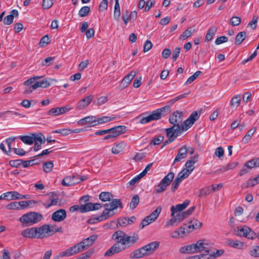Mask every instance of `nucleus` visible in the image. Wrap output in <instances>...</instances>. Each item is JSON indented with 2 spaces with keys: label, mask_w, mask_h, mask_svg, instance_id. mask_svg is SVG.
<instances>
[{
  "label": "nucleus",
  "mask_w": 259,
  "mask_h": 259,
  "mask_svg": "<svg viewBox=\"0 0 259 259\" xmlns=\"http://www.w3.org/2000/svg\"><path fill=\"white\" fill-rule=\"evenodd\" d=\"M103 207H105V209L102 214L98 217L90 219L88 221L89 223L94 224L97 222L102 221L109 218L115 214L114 211V209L118 207L122 208L123 205L120 199H113L110 203L104 204Z\"/></svg>",
  "instance_id": "obj_1"
},
{
  "label": "nucleus",
  "mask_w": 259,
  "mask_h": 259,
  "mask_svg": "<svg viewBox=\"0 0 259 259\" xmlns=\"http://www.w3.org/2000/svg\"><path fill=\"white\" fill-rule=\"evenodd\" d=\"M158 241L151 242L145 246L135 250L130 254V257L140 258L152 254L159 247Z\"/></svg>",
  "instance_id": "obj_2"
},
{
  "label": "nucleus",
  "mask_w": 259,
  "mask_h": 259,
  "mask_svg": "<svg viewBox=\"0 0 259 259\" xmlns=\"http://www.w3.org/2000/svg\"><path fill=\"white\" fill-rule=\"evenodd\" d=\"M112 239H120L125 249L131 246L139 240V235L134 234L133 236H128L122 231H117L112 236Z\"/></svg>",
  "instance_id": "obj_3"
},
{
  "label": "nucleus",
  "mask_w": 259,
  "mask_h": 259,
  "mask_svg": "<svg viewBox=\"0 0 259 259\" xmlns=\"http://www.w3.org/2000/svg\"><path fill=\"white\" fill-rule=\"evenodd\" d=\"M42 219L41 214L36 212H29L23 214L20 218L19 221L24 226H28L39 222Z\"/></svg>",
  "instance_id": "obj_4"
},
{
  "label": "nucleus",
  "mask_w": 259,
  "mask_h": 259,
  "mask_svg": "<svg viewBox=\"0 0 259 259\" xmlns=\"http://www.w3.org/2000/svg\"><path fill=\"white\" fill-rule=\"evenodd\" d=\"M126 127L124 125H118L111 128L108 129L107 135L104 137V140L111 139L112 141L117 136L122 134L126 132Z\"/></svg>",
  "instance_id": "obj_5"
},
{
  "label": "nucleus",
  "mask_w": 259,
  "mask_h": 259,
  "mask_svg": "<svg viewBox=\"0 0 259 259\" xmlns=\"http://www.w3.org/2000/svg\"><path fill=\"white\" fill-rule=\"evenodd\" d=\"M185 131H187V128H184L182 124L181 126L173 125L171 127L165 129L166 135L169 138V141H175L183 132Z\"/></svg>",
  "instance_id": "obj_6"
},
{
  "label": "nucleus",
  "mask_w": 259,
  "mask_h": 259,
  "mask_svg": "<svg viewBox=\"0 0 259 259\" xmlns=\"http://www.w3.org/2000/svg\"><path fill=\"white\" fill-rule=\"evenodd\" d=\"M174 176L175 174L173 172L168 173L157 185L156 192L157 193H161L165 191L174 179Z\"/></svg>",
  "instance_id": "obj_7"
},
{
  "label": "nucleus",
  "mask_w": 259,
  "mask_h": 259,
  "mask_svg": "<svg viewBox=\"0 0 259 259\" xmlns=\"http://www.w3.org/2000/svg\"><path fill=\"white\" fill-rule=\"evenodd\" d=\"M235 234L239 236H243L249 239H253L256 237L255 233L247 226H240L237 227Z\"/></svg>",
  "instance_id": "obj_8"
},
{
  "label": "nucleus",
  "mask_w": 259,
  "mask_h": 259,
  "mask_svg": "<svg viewBox=\"0 0 259 259\" xmlns=\"http://www.w3.org/2000/svg\"><path fill=\"white\" fill-rule=\"evenodd\" d=\"M114 240H115L116 242L105 253L104 255L105 256H111L125 249V248L122 244V243L120 242L119 239Z\"/></svg>",
  "instance_id": "obj_9"
},
{
  "label": "nucleus",
  "mask_w": 259,
  "mask_h": 259,
  "mask_svg": "<svg viewBox=\"0 0 259 259\" xmlns=\"http://www.w3.org/2000/svg\"><path fill=\"white\" fill-rule=\"evenodd\" d=\"M183 115L182 111H176L174 112L169 117L170 123L175 126H181L183 119Z\"/></svg>",
  "instance_id": "obj_10"
},
{
  "label": "nucleus",
  "mask_w": 259,
  "mask_h": 259,
  "mask_svg": "<svg viewBox=\"0 0 259 259\" xmlns=\"http://www.w3.org/2000/svg\"><path fill=\"white\" fill-rule=\"evenodd\" d=\"M200 116V114L198 113V111H193L189 117L182 123V125L184 128L186 127L187 130L199 119Z\"/></svg>",
  "instance_id": "obj_11"
},
{
  "label": "nucleus",
  "mask_w": 259,
  "mask_h": 259,
  "mask_svg": "<svg viewBox=\"0 0 259 259\" xmlns=\"http://www.w3.org/2000/svg\"><path fill=\"white\" fill-rule=\"evenodd\" d=\"M37 229V238H44L51 236L50 226L48 224H44L39 227H36Z\"/></svg>",
  "instance_id": "obj_12"
},
{
  "label": "nucleus",
  "mask_w": 259,
  "mask_h": 259,
  "mask_svg": "<svg viewBox=\"0 0 259 259\" xmlns=\"http://www.w3.org/2000/svg\"><path fill=\"white\" fill-rule=\"evenodd\" d=\"M71 109L72 108L70 105L62 107L53 108L48 112V114L54 116L59 115L70 111Z\"/></svg>",
  "instance_id": "obj_13"
},
{
  "label": "nucleus",
  "mask_w": 259,
  "mask_h": 259,
  "mask_svg": "<svg viewBox=\"0 0 259 259\" xmlns=\"http://www.w3.org/2000/svg\"><path fill=\"white\" fill-rule=\"evenodd\" d=\"M66 217V210L64 209H60L53 213L51 218L55 222H60L64 221Z\"/></svg>",
  "instance_id": "obj_14"
},
{
  "label": "nucleus",
  "mask_w": 259,
  "mask_h": 259,
  "mask_svg": "<svg viewBox=\"0 0 259 259\" xmlns=\"http://www.w3.org/2000/svg\"><path fill=\"white\" fill-rule=\"evenodd\" d=\"M97 238V235L94 234L90 236L89 237L83 239L82 241L79 242V243L81 246H83V250H84L91 246L94 244Z\"/></svg>",
  "instance_id": "obj_15"
},
{
  "label": "nucleus",
  "mask_w": 259,
  "mask_h": 259,
  "mask_svg": "<svg viewBox=\"0 0 259 259\" xmlns=\"http://www.w3.org/2000/svg\"><path fill=\"white\" fill-rule=\"evenodd\" d=\"M186 167L184 168L181 172L178 174L182 179H184L187 178L191 172L194 169L193 164L194 163H185Z\"/></svg>",
  "instance_id": "obj_16"
},
{
  "label": "nucleus",
  "mask_w": 259,
  "mask_h": 259,
  "mask_svg": "<svg viewBox=\"0 0 259 259\" xmlns=\"http://www.w3.org/2000/svg\"><path fill=\"white\" fill-rule=\"evenodd\" d=\"M136 75V72L134 70L131 71L127 75H126L122 79L120 86L122 89L126 88L131 83L132 79Z\"/></svg>",
  "instance_id": "obj_17"
},
{
  "label": "nucleus",
  "mask_w": 259,
  "mask_h": 259,
  "mask_svg": "<svg viewBox=\"0 0 259 259\" xmlns=\"http://www.w3.org/2000/svg\"><path fill=\"white\" fill-rule=\"evenodd\" d=\"M190 200H186L182 204H178L176 206L172 205L170 207V210L171 211V216H174V214L184 210L189 204Z\"/></svg>",
  "instance_id": "obj_18"
},
{
  "label": "nucleus",
  "mask_w": 259,
  "mask_h": 259,
  "mask_svg": "<svg viewBox=\"0 0 259 259\" xmlns=\"http://www.w3.org/2000/svg\"><path fill=\"white\" fill-rule=\"evenodd\" d=\"M93 98V96L91 95L80 100L77 104L76 108L78 110H81L85 108L90 104Z\"/></svg>",
  "instance_id": "obj_19"
},
{
  "label": "nucleus",
  "mask_w": 259,
  "mask_h": 259,
  "mask_svg": "<svg viewBox=\"0 0 259 259\" xmlns=\"http://www.w3.org/2000/svg\"><path fill=\"white\" fill-rule=\"evenodd\" d=\"M102 204L99 203H93L88 202L82 207V211L86 212L89 211L98 210L102 207Z\"/></svg>",
  "instance_id": "obj_20"
},
{
  "label": "nucleus",
  "mask_w": 259,
  "mask_h": 259,
  "mask_svg": "<svg viewBox=\"0 0 259 259\" xmlns=\"http://www.w3.org/2000/svg\"><path fill=\"white\" fill-rule=\"evenodd\" d=\"M36 232L37 229H36V227H32L23 230L21 232V235L24 237L37 238Z\"/></svg>",
  "instance_id": "obj_21"
},
{
  "label": "nucleus",
  "mask_w": 259,
  "mask_h": 259,
  "mask_svg": "<svg viewBox=\"0 0 259 259\" xmlns=\"http://www.w3.org/2000/svg\"><path fill=\"white\" fill-rule=\"evenodd\" d=\"M258 166L259 163H245L243 167L240 170L239 175L242 176L249 172L252 168Z\"/></svg>",
  "instance_id": "obj_22"
},
{
  "label": "nucleus",
  "mask_w": 259,
  "mask_h": 259,
  "mask_svg": "<svg viewBox=\"0 0 259 259\" xmlns=\"http://www.w3.org/2000/svg\"><path fill=\"white\" fill-rule=\"evenodd\" d=\"M206 242V240H199L197 242L196 244H195L197 252L205 250L207 253L206 255H207V253H209V250L208 248L206 246L208 245Z\"/></svg>",
  "instance_id": "obj_23"
},
{
  "label": "nucleus",
  "mask_w": 259,
  "mask_h": 259,
  "mask_svg": "<svg viewBox=\"0 0 259 259\" xmlns=\"http://www.w3.org/2000/svg\"><path fill=\"white\" fill-rule=\"evenodd\" d=\"M188 155L187 148L185 145L182 147L178 151L174 162H178L186 158Z\"/></svg>",
  "instance_id": "obj_24"
},
{
  "label": "nucleus",
  "mask_w": 259,
  "mask_h": 259,
  "mask_svg": "<svg viewBox=\"0 0 259 259\" xmlns=\"http://www.w3.org/2000/svg\"><path fill=\"white\" fill-rule=\"evenodd\" d=\"M50 79H45L41 80L36 81L33 84L31 85L32 89H36L38 88H47L49 87L51 84L49 82Z\"/></svg>",
  "instance_id": "obj_25"
},
{
  "label": "nucleus",
  "mask_w": 259,
  "mask_h": 259,
  "mask_svg": "<svg viewBox=\"0 0 259 259\" xmlns=\"http://www.w3.org/2000/svg\"><path fill=\"white\" fill-rule=\"evenodd\" d=\"M18 16V12L16 10H13L11 12V14L7 16L4 18L3 22L4 24L10 25L13 22L14 16Z\"/></svg>",
  "instance_id": "obj_26"
},
{
  "label": "nucleus",
  "mask_w": 259,
  "mask_h": 259,
  "mask_svg": "<svg viewBox=\"0 0 259 259\" xmlns=\"http://www.w3.org/2000/svg\"><path fill=\"white\" fill-rule=\"evenodd\" d=\"M96 122V117L93 116H89L87 117H85L83 118H82L80 120H79L77 121V123L79 125H83L85 124L86 123H90V125L89 126H90V125L94 124Z\"/></svg>",
  "instance_id": "obj_27"
},
{
  "label": "nucleus",
  "mask_w": 259,
  "mask_h": 259,
  "mask_svg": "<svg viewBox=\"0 0 259 259\" xmlns=\"http://www.w3.org/2000/svg\"><path fill=\"white\" fill-rule=\"evenodd\" d=\"M126 146V144L124 142H121L115 144L112 148L113 153L117 154L123 151Z\"/></svg>",
  "instance_id": "obj_28"
},
{
  "label": "nucleus",
  "mask_w": 259,
  "mask_h": 259,
  "mask_svg": "<svg viewBox=\"0 0 259 259\" xmlns=\"http://www.w3.org/2000/svg\"><path fill=\"white\" fill-rule=\"evenodd\" d=\"M115 118L116 117L115 116L109 117V116H103L100 118H98V119L96 118L95 123L94 124L90 125V127L94 126H95L99 124H102V123L108 122L109 121H112V120L115 119Z\"/></svg>",
  "instance_id": "obj_29"
},
{
  "label": "nucleus",
  "mask_w": 259,
  "mask_h": 259,
  "mask_svg": "<svg viewBox=\"0 0 259 259\" xmlns=\"http://www.w3.org/2000/svg\"><path fill=\"white\" fill-rule=\"evenodd\" d=\"M18 138L20 139L24 143L27 145H32L35 141V138L32 134L28 136H19Z\"/></svg>",
  "instance_id": "obj_30"
},
{
  "label": "nucleus",
  "mask_w": 259,
  "mask_h": 259,
  "mask_svg": "<svg viewBox=\"0 0 259 259\" xmlns=\"http://www.w3.org/2000/svg\"><path fill=\"white\" fill-rule=\"evenodd\" d=\"M227 242L229 246L236 249H241L244 246L243 243L239 240L229 239Z\"/></svg>",
  "instance_id": "obj_31"
},
{
  "label": "nucleus",
  "mask_w": 259,
  "mask_h": 259,
  "mask_svg": "<svg viewBox=\"0 0 259 259\" xmlns=\"http://www.w3.org/2000/svg\"><path fill=\"white\" fill-rule=\"evenodd\" d=\"M191 225H189L187 227V231L188 233H189L192 231V230L194 229H199L202 225V223H200L198 220H194L191 221L190 222Z\"/></svg>",
  "instance_id": "obj_32"
},
{
  "label": "nucleus",
  "mask_w": 259,
  "mask_h": 259,
  "mask_svg": "<svg viewBox=\"0 0 259 259\" xmlns=\"http://www.w3.org/2000/svg\"><path fill=\"white\" fill-rule=\"evenodd\" d=\"M246 32L245 31H241L239 32L235 38V44L236 45H239L246 38Z\"/></svg>",
  "instance_id": "obj_33"
},
{
  "label": "nucleus",
  "mask_w": 259,
  "mask_h": 259,
  "mask_svg": "<svg viewBox=\"0 0 259 259\" xmlns=\"http://www.w3.org/2000/svg\"><path fill=\"white\" fill-rule=\"evenodd\" d=\"M217 30V28L215 26H212L208 30L205 36V41H208L212 39L213 36Z\"/></svg>",
  "instance_id": "obj_34"
},
{
  "label": "nucleus",
  "mask_w": 259,
  "mask_h": 259,
  "mask_svg": "<svg viewBox=\"0 0 259 259\" xmlns=\"http://www.w3.org/2000/svg\"><path fill=\"white\" fill-rule=\"evenodd\" d=\"M120 6L119 4V0H115V4L114 6V18L116 20H118L120 16Z\"/></svg>",
  "instance_id": "obj_35"
},
{
  "label": "nucleus",
  "mask_w": 259,
  "mask_h": 259,
  "mask_svg": "<svg viewBox=\"0 0 259 259\" xmlns=\"http://www.w3.org/2000/svg\"><path fill=\"white\" fill-rule=\"evenodd\" d=\"M256 130L255 127H253L249 130L243 138L242 142L245 144L247 143L250 140L251 136L253 135Z\"/></svg>",
  "instance_id": "obj_36"
},
{
  "label": "nucleus",
  "mask_w": 259,
  "mask_h": 259,
  "mask_svg": "<svg viewBox=\"0 0 259 259\" xmlns=\"http://www.w3.org/2000/svg\"><path fill=\"white\" fill-rule=\"evenodd\" d=\"M38 201H36L35 200H27V201H22L18 202L19 203V209H24L30 205L32 204H36L38 203Z\"/></svg>",
  "instance_id": "obj_37"
},
{
  "label": "nucleus",
  "mask_w": 259,
  "mask_h": 259,
  "mask_svg": "<svg viewBox=\"0 0 259 259\" xmlns=\"http://www.w3.org/2000/svg\"><path fill=\"white\" fill-rule=\"evenodd\" d=\"M10 165L13 167L15 168H26L29 166H33L35 164V163H9Z\"/></svg>",
  "instance_id": "obj_38"
},
{
  "label": "nucleus",
  "mask_w": 259,
  "mask_h": 259,
  "mask_svg": "<svg viewBox=\"0 0 259 259\" xmlns=\"http://www.w3.org/2000/svg\"><path fill=\"white\" fill-rule=\"evenodd\" d=\"M113 197V195L110 192H103L99 195V198L102 201H110Z\"/></svg>",
  "instance_id": "obj_39"
},
{
  "label": "nucleus",
  "mask_w": 259,
  "mask_h": 259,
  "mask_svg": "<svg viewBox=\"0 0 259 259\" xmlns=\"http://www.w3.org/2000/svg\"><path fill=\"white\" fill-rule=\"evenodd\" d=\"M184 180L180 176L178 175L177 178L174 180L172 183L171 187V191L175 192L178 188L180 184L181 183L182 180Z\"/></svg>",
  "instance_id": "obj_40"
},
{
  "label": "nucleus",
  "mask_w": 259,
  "mask_h": 259,
  "mask_svg": "<svg viewBox=\"0 0 259 259\" xmlns=\"http://www.w3.org/2000/svg\"><path fill=\"white\" fill-rule=\"evenodd\" d=\"M241 102V96L239 95L234 96L231 99L230 105L232 107H237Z\"/></svg>",
  "instance_id": "obj_41"
},
{
  "label": "nucleus",
  "mask_w": 259,
  "mask_h": 259,
  "mask_svg": "<svg viewBox=\"0 0 259 259\" xmlns=\"http://www.w3.org/2000/svg\"><path fill=\"white\" fill-rule=\"evenodd\" d=\"M161 211V207L160 206L157 207L154 211L148 216L150 219L149 220L154 222L158 218Z\"/></svg>",
  "instance_id": "obj_42"
},
{
  "label": "nucleus",
  "mask_w": 259,
  "mask_h": 259,
  "mask_svg": "<svg viewBox=\"0 0 259 259\" xmlns=\"http://www.w3.org/2000/svg\"><path fill=\"white\" fill-rule=\"evenodd\" d=\"M211 193V190L210 187H207L203 188L201 189L198 194V196L199 197H202L203 196H206Z\"/></svg>",
  "instance_id": "obj_43"
},
{
  "label": "nucleus",
  "mask_w": 259,
  "mask_h": 259,
  "mask_svg": "<svg viewBox=\"0 0 259 259\" xmlns=\"http://www.w3.org/2000/svg\"><path fill=\"white\" fill-rule=\"evenodd\" d=\"M139 196L138 195H135L132 199L130 203V208L131 209H134L139 203Z\"/></svg>",
  "instance_id": "obj_44"
},
{
  "label": "nucleus",
  "mask_w": 259,
  "mask_h": 259,
  "mask_svg": "<svg viewBox=\"0 0 259 259\" xmlns=\"http://www.w3.org/2000/svg\"><path fill=\"white\" fill-rule=\"evenodd\" d=\"M259 184L258 182L256 180V178L249 179L245 183L243 184L242 187L246 188L248 187H253L254 186Z\"/></svg>",
  "instance_id": "obj_45"
},
{
  "label": "nucleus",
  "mask_w": 259,
  "mask_h": 259,
  "mask_svg": "<svg viewBox=\"0 0 259 259\" xmlns=\"http://www.w3.org/2000/svg\"><path fill=\"white\" fill-rule=\"evenodd\" d=\"M8 195V200H16L20 199V194L17 191H10L6 192Z\"/></svg>",
  "instance_id": "obj_46"
},
{
  "label": "nucleus",
  "mask_w": 259,
  "mask_h": 259,
  "mask_svg": "<svg viewBox=\"0 0 259 259\" xmlns=\"http://www.w3.org/2000/svg\"><path fill=\"white\" fill-rule=\"evenodd\" d=\"M90 12V8L88 6H83L79 11L78 15L81 17H84L88 15Z\"/></svg>",
  "instance_id": "obj_47"
},
{
  "label": "nucleus",
  "mask_w": 259,
  "mask_h": 259,
  "mask_svg": "<svg viewBox=\"0 0 259 259\" xmlns=\"http://www.w3.org/2000/svg\"><path fill=\"white\" fill-rule=\"evenodd\" d=\"M162 116L169 113L170 111V105H166L163 107L158 109Z\"/></svg>",
  "instance_id": "obj_48"
},
{
  "label": "nucleus",
  "mask_w": 259,
  "mask_h": 259,
  "mask_svg": "<svg viewBox=\"0 0 259 259\" xmlns=\"http://www.w3.org/2000/svg\"><path fill=\"white\" fill-rule=\"evenodd\" d=\"M129 222H127V218H120L117 220V226H118L125 227L128 225Z\"/></svg>",
  "instance_id": "obj_49"
},
{
  "label": "nucleus",
  "mask_w": 259,
  "mask_h": 259,
  "mask_svg": "<svg viewBox=\"0 0 259 259\" xmlns=\"http://www.w3.org/2000/svg\"><path fill=\"white\" fill-rule=\"evenodd\" d=\"M73 254H75L83 251V246H81L79 243L71 246Z\"/></svg>",
  "instance_id": "obj_50"
},
{
  "label": "nucleus",
  "mask_w": 259,
  "mask_h": 259,
  "mask_svg": "<svg viewBox=\"0 0 259 259\" xmlns=\"http://www.w3.org/2000/svg\"><path fill=\"white\" fill-rule=\"evenodd\" d=\"M150 115L152 120H158L162 117L158 109L153 111Z\"/></svg>",
  "instance_id": "obj_51"
},
{
  "label": "nucleus",
  "mask_w": 259,
  "mask_h": 259,
  "mask_svg": "<svg viewBox=\"0 0 259 259\" xmlns=\"http://www.w3.org/2000/svg\"><path fill=\"white\" fill-rule=\"evenodd\" d=\"M230 23L233 26H238L241 23V18L238 16H233L231 18Z\"/></svg>",
  "instance_id": "obj_52"
},
{
  "label": "nucleus",
  "mask_w": 259,
  "mask_h": 259,
  "mask_svg": "<svg viewBox=\"0 0 259 259\" xmlns=\"http://www.w3.org/2000/svg\"><path fill=\"white\" fill-rule=\"evenodd\" d=\"M17 138H18V137H10V138H8V139H7L6 140V143L7 145L8 146V152H9L10 153H12V150L13 149L11 148L12 143L14 141H15Z\"/></svg>",
  "instance_id": "obj_53"
},
{
  "label": "nucleus",
  "mask_w": 259,
  "mask_h": 259,
  "mask_svg": "<svg viewBox=\"0 0 259 259\" xmlns=\"http://www.w3.org/2000/svg\"><path fill=\"white\" fill-rule=\"evenodd\" d=\"M164 137L162 136H159L154 138L150 142V144L153 145H159L163 140Z\"/></svg>",
  "instance_id": "obj_54"
},
{
  "label": "nucleus",
  "mask_w": 259,
  "mask_h": 259,
  "mask_svg": "<svg viewBox=\"0 0 259 259\" xmlns=\"http://www.w3.org/2000/svg\"><path fill=\"white\" fill-rule=\"evenodd\" d=\"M149 220L150 219L148 216L146 217L140 223L139 226L140 228L141 229H142L145 226L148 225L149 224L153 222L152 221H150Z\"/></svg>",
  "instance_id": "obj_55"
},
{
  "label": "nucleus",
  "mask_w": 259,
  "mask_h": 259,
  "mask_svg": "<svg viewBox=\"0 0 259 259\" xmlns=\"http://www.w3.org/2000/svg\"><path fill=\"white\" fill-rule=\"evenodd\" d=\"M54 163H43L42 168L46 172H50L52 171L54 166Z\"/></svg>",
  "instance_id": "obj_56"
},
{
  "label": "nucleus",
  "mask_w": 259,
  "mask_h": 259,
  "mask_svg": "<svg viewBox=\"0 0 259 259\" xmlns=\"http://www.w3.org/2000/svg\"><path fill=\"white\" fill-rule=\"evenodd\" d=\"M42 77V76H34L31 77L30 78L26 80V81H25L24 82V84L25 85H28V86L30 85L32 83H33L35 80L39 79L41 78Z\"/></svg>",
  "instance_id": "obj_57"
},
{
  "label": "nucleus",
  "mask_w": 259,
  "mask_h": 259,
  "mask_svg": "<svg viewBox=\"0 0 259 259\" xmlns=\"http://www.w3.org/2000/svg\"><path fill=\"white\" fill-rule=\"evenodd\" d=\"M250 254L255 257H259V246L253 247L249 251Z\"/></svg>",
  "instance_id": "obj_58"
},
{
  "label": "nucleus",
  "mask_w": 259,
  "mask_h": 259,
  "mask_svg": "<svg viewBox=\"0 0 259 259\" xmlns=\"http://www.w3.org/2000/svg\"><path fill=\"white\" fill-rule=\"evenodd\" d=\"M53 0H43L42 7L44 9H49L53 5Z\"/></svg>",
  "instance_id": "obj_59"
},
{
  "label": "nucleus",
  "mask_w": 259,
  "mask_h": 259,
  "mask_svg": "<svg viewBox=\"0 0 259 259\" xmlns=\"http://www.w3.org/2000/svg\"><path fill=\"white\" fill-rule=\"evenodd\" d=\"M258 21V17L253 16L252 19L248 24V27L250 26L252 29H255L256 28V24Z\"/></svg>",
  "instance_id": "obj_60"
},
{
  "label": "nucleus",
  "mask_w": 259,
  "mask_h": 259,
  "mask_svg": "<svg viewBox=\"0 0 259 259\" xmlns=\"http://www.w3.org/2000/svg\"><path fill=\"white\" fill-rule=\"evenodd\" d=\"M146 153L144 152L142 150L140 151L139 152L137 153V154L135 156L134 159L136 161H140L142 159L146 156Z\"/></svg>",
  "instance_id": "obj_61"
},
{
  "label": "nucleus",
  "mask_w": 259,
  "mask_h": 259,
  "mask_svg": "<svg viewBox=\"0 0 259 259\" xmlns=\"http://www.w3.org/2000/svg\"><path fill=\"white\" fill-rule=\"evenodd\" d=\"M49 42L50 38L48 35H46L40 39L39 45L40 47H44L45 45L48 44Z\"/></svg>",
  "instance_id": "obj_62"
},
{
  "label": "nucleus",
  "mask_w": 259,
  "mask_h": 259,
  "mask_svg": "<svg viewBox=\"0 0 259 259\" xmlns=\"http://www.w3.org/2000/svg\"><path fill=\"white\" fill-rule=\"evenodd\" d=\"M181 48L177 47L173 51L172 57V59L173 61H175L179 56V55L181 52Z\"/></svg>",
  "instance_id": "obj_63"
},
{
  "label": "nucleus",
  "mask_w": 259,
  "mask_h": 259,
  "mask_svg": "<svg viewBox=\"0 0 259 259\" xmlns=\"http://www.w3.org/2000/svg\"><path fill=\"white\" fill-rule=\"evenodd\" d=\"M8 209H19L18 202H12L6 205Z\"/></svg>",
  "instance_id": "obj_64"
}]
</instances>
